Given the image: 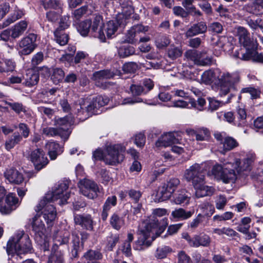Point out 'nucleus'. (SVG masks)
Here are the masks:
<instances>
[{"mask_svg":"<svg viewBox=\"0 0 263 263\" xmlns=\"http://www.w3.org/2000/svg\"><path fill=\"white\" fill-rule=\"evenodd\" d=\"M247 25L252 30V33L254 35L263 33V20L260 18L256 20L248 17L246 20Z\"/></svg>","mask_w":263,"mask_h":263,"instance_id":"393cba45","label":"nucleus"},{"mask_svg":"<svg viewBox=\"0 0 263 263\" xmlns=\"http://www.w3.org/2000/svg\"><path fill=\"white\" fill-rule=\"evenodd\" d=\"M230 163L233 162H228L224 165V172L220 179L225 183L234 182L237 178L236 168L232 167Z\"/></svg>","mask_w":263,"mask_h":263,"instance_id":"aec40b11","label":"nucleus"},{"mask_svg":"<svg viewBox=\"0 0 263 263\" xmlns=\"http://www.w3.org/2000/svg\"><path fill=\"white\" fill-rule=\"evenodd\" d=\"M22 140V137L18 133L15 132L13 135L6 141L5 148L7 150L10 151L13 148L15 145L18 144Z\"/></svg>","mask_w":263,"mask_h":263,"instance_id":"4c0bfd02","label":"nucleus"},{"mask_svg":"<svg viewBox=\"0 0 263 263\" xmlns=\"http://www.w3.org/2000/svg\"><path fill=\"white\" fill-rule=\"evenodd\" d=\"M43 134L47 137L63 136L61 134V129H58L57 127H46L43 128Z\"/></svg>","mask_w":263,"mask_h":263,"instance_id":"6e6d98bb","label":"nucleus"},{"mask_svg":"<svg viewBox=\"0 0 263 263\" xmlns=\"http://www.w3.org/2000/svg\"><path fill=\"white\" fill-rule=\"evenodd\" d=\"M153 216L147 217L139 224L137 231L138 239L134 247V249L142 250L149 247L155 239L153 234L154 230L158 226V220L156 216L161 217L166 214L164 209H156L153 211Z\"/></svg>","mask_w":263,"mask_h":263,"instance_id":"f03ea898","label":"nucleus"},{"mask_svg":"<svg viewBox=\"0 0 263 263\" xmlns=\"http://www.w3.org/2000/svg\"><path fill=\"white\" fill-rule=\"evenodd\" d=\"M182 238L185 239L189 246L192 248H198V243H197V234L194 235L193 237H191L187 232H183L181 234Z\"/></svg>","mask_w":263,"mask_h":263,"instance_id":"864d4df0","label":"nucleus"},{"mask_svg":"<svg viewBox=\"0 0 263 263\" xmlns=\"http://www.w3.org/2000/svg\"><path fill=\"white\" fill-rule=\"evenodd\" d=\"M64 253L57 245L53 246L47 263H64Z\"/></svg>","mask_w":263,"mask_h":263,"instance_id":"bb28decb","label":"nucleus"},{"mask_svg":"<svg viewBox=\"0 0 263 263\" xmlns=\"http://www.w3.org/2000/svg\"><path fill=\"white\" fill-rule=\"evenodd\" d=\"M109 223L114 229L119 231L125 224V220L118 213H114L110 217Z\"/></svg>","mask_w":263,"mask_h":263,"instance_id":"2f4dec72","label":"nucleus"},{"mask_svg":"<svg viewBox=\"0 0 263 263\" xmlns=\"http://www.w3.org/2000/svg\"><path fill=\"white\" fill-rule=\"evenodd\" d=\"M90 62V59L88 54L83 51H78L74 58V63L79 67L83 66L84 68H86L85 66H87Z\"/></svg>","mask_w":263,"mask_h":263,"instance_id":"c85d7f7f","label":"nucleus"},{"mask_svg":"<svg viewBox=\"0 0 263 263\" xmlns=\"http://www.w3.org/2000/svg\"><path fill=\"white\" fill-rule=\"evenodd\" d=\"M4 177L12 184H20L24 180L23 174L13 167L6 170L4 173Z\"/></svg>","mask_w":263,"mask_h":263,"instance_id":"6ab92c4d","label":"nucleus"},{"mask_svg":"<svg viewBox=\"0 0 263 263\" xmlns=\"http://www.w3.org/2000/svg\"><path fill=\"white\" fill-rule=\"evenodd\" d=\"M197 239L198 247L200 246L207 247L210 246L211 241L210 237L205 234H197Z\"/></svg>","mask_w":263,"mask_h":263,"instance_id":"5fc2aeb1","label":"nucleus"},{"mask_svg":"<svg viewBox=\"0 0 263 263\" xmlns=\"http://www.w3.org/2000/svg\"><path fill=\"white\" fill-rule=\"evenodd\" d=\"M29 158L37 171L42 170L49 162L44 152L40 148L32 151L29 155Z\"/></svg>","mask_w":263,"mask_h":263,"instance_id":"9b49d317","label":"nucleus"},{"mask_svg":"<svg viewBox=\"0 0 263 263\" xmlns=\"http://www.w3.org/2000/svg\"><path fill=\"white\" fill-rule=\"evenodd\" d=\"M236 30L237 36L238 37L240 44L243 45L247 51L253 49L255 46L250 38V33L248 30L241 26L238 27Z\"/></svg>","mask_w":263,"mask_h":263,"instance_id":"4468645a","label":"nucleus"},{"mask_svg":"<svg viewBox=\"0 0 263 263\" xmlns=\"http://www.w3.org/2000/svg\"><path fill=\"white\" fill-rule=\"evenodd\" d=\"M238 119L239 120L238 126H243L246 123L247 114L244 108H238L237 109V115Z\"/></svg>","mask_w":263,"mask_h":263,"instance_id":"338daca9","label":"nucleus"},{"mask_svg":"<svg viewBox=\"0 0 263 263\" xmlns=\"http://www.w3.org/2000/svg\"><path fill=\"white\" fill-rule=\"evenodd\" d=\"M36 39L37 35L34 33H29L23 37L18 44L20 53L22 55H28L33 52L36 47Z\"/></svg>","mask_w":263,"mask_h":263,"instance_id":"1a4fd4ad","label":"nucleus"},{"mask_svg":"<svg viewBox=\"0 0 263 263\" xmlns=\"http://www.w3.org/2000/svg\"><path fill=\"white\" fill-rule=\"evenodd\" d=\"M172 194V191H170L165 184L159 189L158 192V195L160 197L162 201L169 199Z\"/></svg>","mask_w":263,"mask_h":263,"instance_id":"4d7b16f0","label":"nucleus"},{"mask_svg":"<svg viewBox=\"0 0 263 263\" xmlns=\"http://www.w3.org/2000/svg\"><path fill=\"white\" fill-rule=\"evenodd\" d=\"M263 9V0H255L254 2L247 7V10L253 14H258Z\"/></svg>","mask_w":263,"mask_h":263,"instance_id":"de8ad7c7","label":"nucleus"},{"mask_svg":"<svg viewBox=\"0 0 263 263\" xmlns=\"http://www.w3.org/2000/svg\"><path fill=\"white\" fill-rule=\"evenodd\" d=\"M120 239L118 234L109 233L106 237L104 240L105 249L108 251H111L116 247L117 243L119 242Z\"/></svg>","mask_w":263,"mask_h":263,"instance_id":"cd10ccee","label":"nucleus"},{"mask_svg":"<svg viewBox=\"0 0 263 263\" xmlns=\"http://www.w3.org/2000/svg\"><path fill=\"white\" fill-rule=\"evenodd\" d=\"M39 81V75L33 71H29L26 74L25 81L23 84L26 86L31 87L36 85Z\"/></svg>","mask_w":263,"mask_h":263,"instance_id":"c9c22d12","label":"nucleus"},{"mask_svg":"<svg viewBox=\"0 0 263 263\" xmlns=\"http://www.w3.org/2000/svg\"><path fill=\"white\" fill-rule=\"evenodd\" d=\"M184 177L187 181H192V184L203 181L205 178L201 166L198 163H195L186 170Z\"/></svg>","mask_w":263,"mask_h":263,"instance_id":"9d476101","label":"nucleus"},{"mask_svg":"<svg viewBox=\"0 0 263 263\" xmlns=\"http://www.w3.org/2000/svg\"><path fill=\"white\" fill-rule=\"evenodd\" d=\"M172 252L173 250L170 247L162 246L157 249L155 256L158 259H163L166 258L167 255Z\"/></svg>","mask_w":263,"mask_h":263,"instance_id":"c03bdc74","label":"nucleus"},{"mask_svg":"<svg viewBox=\"0 0 263 263\" xmlns=\"http://www.w3.org/2000/svg\"><path fill=\"white\" fill-rule=\"evenodd\" d=\"M239 79L238 73L222 72L219 69L205 71L201 75V80L204 83H214L217 86L219 95L221 97L229 92H231L232 97L233 96L234 92L237 90L235 85L239 82Z\"/></svg>","mask_w":263,"mask_h":263,"instance_id":"f257e3e1","label":"nucleus"},{"mask_svg":"<svg viewBox=\"0 0 263 263\" xmlns=\"http://www.w3.org/2000/svg\"><path fill=\"white\" fill-rule=\"evenodd\" d=\"M51 202H52L51 200H47L44 197L35 208V210L37 212L43 210V217L48 224L52 222L57 217L55 208L50 204Z\"/></svg>","mask_w":263,"mask_h":263,"instance_id":"6e6552de","label":"nucleus"},{"mask_svg":"<svg viewBox=\"0 0 263 263\" xmlns=\"http://www.w3.org/2000/svg\"><path fill=\"white\" fill-rule=\"evenodd\" d=\"M138 68V64L133 62L126 63L122 67L123 70L126 73H134Z\"/></svg>","mask_w":263,"mask_h":263,"instance_id":"69168bd1","label":"nucleus"},{"mask_svg":"<svg viewBox=\"0 0 263 263\" xmlns=\"http://www.w3.org/2000/svg\"><path fill=\"white\" fill-rule=\"evenodd\" d=\"M224 164L223 166L220 164H216L214 165L211 170V174L217 179H219L221 177V175L223 174L224 168Z\"/></svg>","mask_w":263,"mask_h":263,"instance_id":"bf43d9fd","label":"nucleus"},{"mask_svg":"<svg viewBox=\"0 0 263 263\" xmlns=\"http://www.w3.org/2000/svg\"><path fill=\"white\" fill-rule=\"evenodd\" d=\"M45 148L48 151V153L51 160L55 159L58 155L61 154L63 152V147L54 141L48 142Z\"/></svg>","mask_w":263,"mask_h":263,"instance_id":"a878e982","label":"nucleus"},{"mask_svg":"<svg viewBox=\"0 0 263 263\" xmlns=\"http://www.w3.org/2000/svg\"><path fill=\"white\" fill-rule=\"evenodd\" d=\"M45 9H61L62 5L58 0H40Z\"/></svg>","mask_w":263,"mask_h":263,"instance_id":"3c124183","label":"nucleus"},{"mask_svg":"<svg viewBox=\"0 0 263 263\" xmlns=\"http://www.w3.org/2000/svg\"><path fill=\"white\" fill-rule=\"evenodd\" d=\"M118 54L120 58H124L135 53V48L129 45L122 46L118 49Z\"/></svg>","mask_w":263,"mask_h":263,"instance_id":"09e8293b","label":"nucleus"},{"mask_svg":"<svg viewBox=\"0 0 263 263\" xmlns=\"http://www.w3.org/2000/svg\"><path fill=\"white\" fill-rule=\"evenodd\" d=\"M193 185L195 190V196L198 198L212 195L214 192L213 187L204 184V180L193 184Z\"/></svg>","mask_w":263,"mask_h":263,"instance_id":"412c9836","label":"nucleus"},{"mask_svg":"<svg viewBox=\"0 0 263 263\" xmlns=\"http://www.w3.org/2000/svg\"><path fill=\"white\" fill-rule=\"evenodd\" d=\"M87 11L88 6L85 5L81 7L80 8L77 9H76L73 12V15L76 19L79 20L84 15L86 14Z\"/></svg>","mask_w":263,"mask_h":263,"instance_id":"774afa93","label":"nucleus"},{"mask_svg":"<svg viewBox=\"0 0 263 263\" xmlns=\"http://www.w3.org/2000/svg\"><path fill=\"white\" fill-rule=\"evenodd\" d=\"M223 151L226 152L231 151L238 145L235 139L231 137H226L222 142Z\"/></svg>","mask_w":263,"mask_h":263,"instance_id":"a19ab883","label":"nucleus"},{"mask_svg":"<svg viewBox=\"0 0 263 263\" xmlns=\"http://www.w3.org/2000/svg\"><path fill=\"white\" fill-rule=\"evenodd\" d=\"M33 250L29 236L23 231L19 232L7 245V252L9 255L31 253Z\"/></svg>","mask_w":263,"mask_h":263,"instance_id":"20e7f679","label":"nucleus"},{"mask_svg":"<svg viewBox=\"0 0 263 263\" xmlns=\"http://www.w3.org/2000/svg\"><path fill=\"white\" fill-rule=\"evenodd\" d=\"M76 224L80 225L83 229L88 231L93 230L94 221L91 215L77 214L74 217Z\"/></svg>","mask_w":263,"mask_h":263,"instance_id":"f3484780","label":"nucleus"},{"mask_svg":"<svg viewBox=\"0 0 263 263\" xmlns=\"http://www.w3.org/2000/svg\"><path fill=\"white\" fill-rule=\"evenodd\" d=\"M5 104L7 105L11 110L14 111L16 114L25 113L26 112V106L22 103L14 102L13 100L5 101Z\"/></svg>","mask_w":263,"mask_h":263,"instance_id":"e433bc0d","label":"nucleus"},{"mask_svg":"<svg viewBox=\"0 0 263 263\" xmlns=\"http://www.w3.org/2000/svg\"><path fill=\"white\" fill-rule=\"evenodd\" d=\"M171 43L170 36L165 34H161L156 37L155 44L157 48L162 49L167 47Z\"/></svg>","mask_w":263,"mask_h":263,"instance_id":"ea45409f","label":"nucleus"},{"mask_svg":"<svg viewBox=\"0 0 263 263\" xmlns=\"http://www.w3.org/2000/svg\"><path fill=\"white\" fill-rule=\"evenodd\" d=\"M256 159V156L254 154H249L246 156V157L243 160L242 164L240 165L241 162L239 159H235L232 164V167L236 168L237 174L240 173L243 171H250L251 166Z\"/></svg>","mask_w":263,"mask_h":263,"instance_id":"ddd939ff","label":"nucleus"},{"mask_svg":"<svg viewBox=\"0 0 263 263\" xmlns=\"http://www.w3.org/2000/svg\"><path fill=\"white\" fill-rule=\"evenodd\" d=\"M228 202L226 196L219 195L217 196L215 200V206L218 210H223Z\"/></svg>","mask_w":263,"mask_h":263,"instance_id":"052dcab7","label":"nucleus"},{"mask_svg":"<svg viewBox=\"0 0 263 263\" xmlns=\"http://www.w3.org/2000/svg\"><path fill=\"white\" fill-rule=\"evenodd\" d=\"M177 257L178 263H193L191 257L184 251H179Z\"/></svg>","mask_w":263,"mask_h":263,"instance_id":"e2e57ef3","label":"nucleus"},{"mask_svg":"<svg viewBox=\"0 0 263 263\" xmlns=\"http://www.w3.org/2000/svg\"><path fill=\"white\" fill-rule=\"evenodd\" d=\"M193 214V212L186 211L182 208H179L172 211L171 217L177 220H185L190 218Z\"/></svg>","mask_w":263,"mask_h":263,"instance_id":"72a5a7b5","label":"nucleus"},{"mask_svg":"<svg viewBox=\"0 0 263 263\" xmlns=\"http://www.w3.org/2000/svg\"><path fill=\"white\" fill-rule=\"evenodd\" d=\"M125 148L121 144L109 145L106 148V154L104 156V161L109 164H115L123 161Z\"/></svg>","mask_w":263,"mask_h":263,"instance_id":"0eeeda50","label":"nucleus"},{"mask_svg":"<svg viewBox=\"0 0 263 263\" xmlns=\"http://www.w3.org/2000/svg\"><path fill=\"white\" fill-rule=\"evenodd\" d=\"M69 183L70 181L67 179L59 181L58 184L55 185L52 191L45 195V199L51 201H58V204L60 205L66 203L67 199L70 197V193L66 191Z\"/></svg>","mask_w":263,"mask_h":263,"instance_id":"39448f33","label":"nucleus"},{"mask_svg":"<svg viewBox=\"0 0 263 263\" xmlns=\"http://www.w3.org/2000/svg\"><path fill=\"white\" fill-rule=\"evenodd\" d=\"M15 67V64L10 60H6L4 62H0V72L13 71Z\"/></svg>","mask_w":263,"mask_h":263,"instance_id":"8fccbe9b","label":"nucleus"},{"mask_svg":"<svg viewBox=\"0 0 263 263\" xmlns=\"http://www.w3.org/2000/svg\"><path fill=\"white\" fill-rule=\"evenodd\" d=\"M202 213L206 216H211L215 212L214 206L209 202H203L199 206Z\"/></svg>","mask_w":263,"mask_h":263,"instance_id":"603ef678","label":"nucleus"},{"mask_svg":"<svg viewBox=\"0 0 263 263\" xmlns=\"http://www.w3.org/2000/svg\"><path fill=\"white\" fill-rule=\"evenodd\" d=\"M58 90V88H52L48 90L43 91L42 93L39 94V97L41 98H43L42 101L45 103H49L51 102L49 100H51L52 98H49L48 99H46V97H49L51 96H54L56 92Z\"/></svg>","mask_w":263,"mask_h":263,"instance_id":"13d9d810","label":"nucleus"},{"mask_svg":"<svg viewBox=\"0 0 263 263\" xmlns=\"http://www.w3.org/2000/svg\"><path fill=\"white\" fill-rule=\"evenodd\" d=\"M190 197L186 194L185 190H181L175 194L173 202L176 204H188Z\"/></svg>","mask_w":263,"mask_h":263,"instance_id":"58836bf2","label":"nucleus"},{"mask_svg":"<svg viewBox=\"0 0 263 263\" xmlns=\"http://www.w3.org/2000/svg\"><path fill=\"white\" fill-rule=\"evenodd\" d=\"M125 24L126 20L123 14H119L115 20L108 21L104 27L107 36L108 37H111L117 31L119 26L125 25Z\"/></svg>","mask_w":263,"mask_h":263,"instance_id":"dca6fc26","label":"nucleus"},{"mask_svg":"<svg viewBox=\"0 0 263 263\" xmlns=\"http://www.w3.org/2000/svg\"><path fill=\"white\" fill-rule=\"evenodd\" d=\"M31 226L32 230L36 234H38L40 237H41L44 234L45 230V225L40 218L39 215H36L32 218Z\"/></svg>","mask_w":263,"mask_h":263,"instance_id":"c756f323","label":"nucleus"},{"mask_svg":"<svg viewBox=\"0 0 263 263\" xmlns=\"http://www.w3.org/2000/svg\"><path fill=\"white\" fill-rule=\"evenodd\" d=\"M91 25V20H86L79 23L77 26V29L82 35L86 36L89 31Z\"/></svg>","mask_w":263,"mask_h":263,"instance_id":"37998d69","label":"nucleus"},{"mask_svg":"<svg viewBox=\"0 0 263 263\" xmlns=\"http://www.w3.org/2000/svg\"><path fill=\"white\" fill-rule=\"evenodd\" d=\"M27 26V22L25 21H22L15 24L11 29V37L13 39L18 37L26 30Z\"/></svg>","mask_w":263,"mask_h":263,"instance_id":"473e14b6","label":"nucleus"},{"mask_svg":"<svg viewBox=\"0 0 263 263\" xmlns=\"http://www.w3.org/2000/svg\"><path fill=\"white\" fill-rule=\"evenodd\" d=\"M182 52L183 51L180 47L171 45L167 50V54L171 59L175 60L180 57L182 54Z\"/></svg>","mask_w":263,"mask_h":263,"instance_id":"49530a36","label":"nucleus"},{"mask_svg":"<svg viewBox=\"0 0 263 263\" xmlns=\"http://www.w3.org/2000/svg\"><path fill=\"white\" fill-rule=\"evenodd\" d=\"M206 30L207 26L205 23L200 22L191 26L186 30L184 34L186 38H189L198 34L204 33Z\"/></svg>","mask_w":263,"mask_h":263,"instance_id":"4be33fe9","label":"nucleus"},{"mask_svg":"<svg viewBox=\"0 0 263 263\" xmlns=\"http://www.w3.org/2000/svg\"><path fill=\"white\" fill-rule=\"evenodd\" d=\"M178 143V139L175 137L172 133H168L162 135L156 142L157 147H167L173 144Z\"/></svg>","mask_w":263,"mask_h":263,"instance_id":"b1692460","label":"nucleus"},{"mask_svg":"<svg viewBox=\"0 0 263 263\" xmlns=\"http://www.w3.org/2000/svg\"><path fill=\"white\" fill-rule=\"evenodd\" d=\"M114 72L109 70H103L93 73V77L95 80L99 81L104 79H110L115 76Z\"/></svg>","mask_w":263,"mask_h":263,"instance_id":"79ce46f5","label":"nucleus"},{"mask_svg":"<svg viewBox=\"0 0 263 263\" xmlns=\"http://www.w3.org/2000/svg\"><path fill=\"white\" fill-rule=\"evenodd\" d=\"M64 77V72L61 68L54 69L51 76V79L54 83H58L62 81Z\"/></svg>","mask_w":263,"mask_h":263,"instance_id":"680f3d73","label":"nucleus"},{"mask_svg":"<svg viewBox=\"0 0 263 263\" xmlns=\"http://www.w3.org/2000/svg\"><path fill=\"white\" fill-rule=\"evenodd\" d=\"M130 90L134 96H140L146 94V91L144 87L140 85L132 84L130 86Z\"/></svg>","mask_w":263,"mask_h":263,"instance_id":"0e129e2a","label":"nucleus"},{"mask_svg":"<svg viewBox=\"0 0 263 263\" xmlns=\"http://www.w3.org/2000/svg\"><path fill=\"white\" fill-rule=\"evenodd\" d=\"M103 24V17L100 15H96L93 19L92 25L91 27V30L93 32H96L99 27H100L98 37L102 41H104L105 40V36L102 28V25Z\"/></svg>","mask_w":263,"mask_h":263,"instance_id":"7c9ffc66","label":"nucleus"},{"mask_svg":"<svg viewBox=\"0 0 263 263\" xmlns=\"http://www.w3.org/2000/svg\"><path fill=\"white\" fill-rule=\"evenodd\" d=\"M73 122V118L71 115L66 116L64 117H55L54 125L58 129H61V134L63 136L68 134V127Z\"/></svg>","mask_w":263,"mask_h":263,"instance_id":"a211bd4d","label":"nucleus"},{"mask_svg":"<svg viewBox=\"0 0 263 263\" xmlns=\"http://www.w3.org/2000/svg\"><path fill=\"white\" fill-rule=\"evenodd\" d=\"M148 30V26L141 24L135 25L128 30L125 34L124 42L130 44L135 43L140 37V34L145 33Z\"/></svg>","mask_w":263,"mask_h":263,"instance_id":"f8f14e48","label":"nucleus"},{"mask_svg":"<svg viewBox=\"0 0 263 263\" xmlns=\"http://www.w3.org/2000/svg\"><path fill=\"white\" fill-rule=\"evenodd\" d=\"M117 204V198L116 196L112 195L107 198L102 206L101 212V219L103 221L107 220L109 213L112 207L115 206Z\"/></svg>","mask_w":263,"mask_h":263,"instance_id":"5701e85b","label":"nucleus"},{"mask_svg":"<svg viewBox=\"0 0 263 263\" xmlns=\"http://www.w3.org/2000/svg\"><path fill=\"white\" fill-rule=\"evenodd\" d=\"M54 34L57 43L61 46H64L67 43L69 39L68 35L62 31L59 30V29L55 30Z\"/></svg>","mask_w":263,"mask_h":263,"instance_id":"a18cd8bd","label":"nucleus"},{"mask_svg":"<svg viewBox=\"0 0 263 263\" xmlns=\"http://www.w3.org/2000/svg\"><path fill=\"white\" fill-rule=\"evenodd\" d=\"M197 141H208L211 136V133L208 129L204 127L199 128L193 131Z\"/></svg>","mask_w":263,"mask_h":263,"instance_id":"f704fd0d","label":"nucleus"},{"mask_svg":"<svg viewBox=\"0 0 263 263\" xmlns=\"http://www.w3.org/2000/svg\"><path fill=\"white\" fill-rule=\"evenodd\" d=\"M78 185L80 193L90 199L96 198L101 192L98 185L93 180L88 178L80 179Z\"/></svg>","mask_w":263,"mask_h":263,"instance_id":"423d86ee","label":"nucleus"},{"mask_svg":"<svg viewBox=\"0 0 263 263\" xmlns=\"http://www.w3.org/2000/svg\"><path fill=\"white\" fill-rule=\"evenodd\" d=\"M109 99L108 97L98 96L93 98L89 103H86L84 101H80L79 104L75 105L76 111H72L77 114V117L80 120L84 121L87 119L90 114H97V110L101 107L107 105Z\"/></svg>","mask_w":263,"mask_h":263,"instance_id":"7ed1b4c3","label":"nucleus"},{"mask_svg":"<svg viewBox=\"0 0 263 263\" xmlns=\"http://www.w3.org/2000/svg\"><path fill=\"white\" fill-rule=\"evenodd\" d=\"M202 53H205L206 52L202 51L200 53L199 52L195 50H188L185 53V57L193 61H194L195 63L202 65H210L212 63V58L211 57H206L204 59H201L200 54Z\"/></svg>","mask_w":263,"mask_h":263,"instance_id":"2eb2a0df","label":"nucleus"}]
</instances>
